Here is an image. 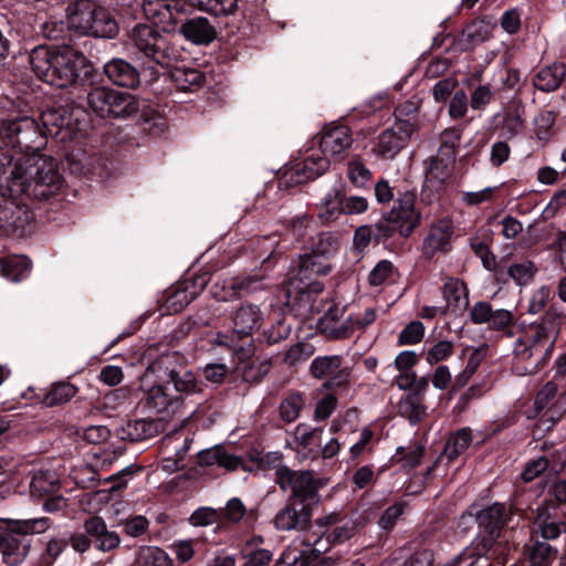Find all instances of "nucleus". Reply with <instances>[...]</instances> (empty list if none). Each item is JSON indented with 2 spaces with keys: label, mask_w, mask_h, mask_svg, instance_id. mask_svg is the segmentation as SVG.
Wrapping results in <instances>:
<instances>
[{
  "label": "nucleus",
  "mask_w": 566,
  "mask_h": 566,
  "mask_svg": "<svg viewBox=\"0 0 566 566\" xmlns=\"http://www.w3.org/2000/svg\"><path fill=\"white\" fill-rule=\"evenodd\" d=\"M562 322V313L549 307L539 321L522 329L512 349L515 370L520 375H532L546 366L553 355Z\"/></svg>",
  "instance_id": "f257e3e1"
},
{
  "label": "nucleus",
  "mask_w": 566,
  "mask_h": 566,
  "mask_svg": "<svg viewBox=\"0 0 566 566\" xmlns=\"http://www.w3.org/2000/svg\"><path fill=\"white\" fill-rule=\"evenodd\" d=\"M64 179L53 158L40 157L14 165L8 181L9 195L25 207L30 201L50 200L61 193Z\"/></svg>",
  "instance_id": "f03ea898"
},
{
  "label": "nucleus",
  "mask_w": 566,
  "mask_h": 566,
  "mask_svg": "<svg viewBox=\"0 0 566 566\" xmlns=\"http://www.w3.org/2000/svg\"><path fill=\"white\" fill-rule=\"evenodd\" d=\"M86 62L83 53L67 45L59 49L36 46L30 53L33 72L44 82L61 88L77 82Z\"/></svg>",
  "instance_id": "7ed1b4c3"
},
{
  "label": "nucleus",
  "mask_w": 566,
  "mask_h": 566,
  "mask_svg": "<svg viewBox=\"0 0 566 566\" xmlns=\"http://www.w3.org/2000/svg\"><path fill=\"white\" fill-rule=\"evenodd\" d=\"M67 27L78 34L114 38L118 24L107 9L93 0H75L66 8Z\"/></svg>",
  "instance_id": "20e7f679"
},
{
  "label": "nucleus",
  "mask_w": 566,
  "mask_h": 566,
  "mask_svg": "<svg viewBox=\"0 0 566 566\" xmlns=\"http://www.w3.org/2000/svg\"><path fill=\"white\" fill-rule=\"evenodd\" d=\"M51 526L48 517L10 521L4 530H0V554L8 565L21 564L30 549L28 534H41Z\"/></svg>",
  "instance_id": "39448f33"
},
{
  "label": "nucleus",
  "mask_w": 566,
  "mask_h": 566,
  "mask_svg": "<svg viewBox=\"0 0 566 566\" xmlns=\"http://www.w3.org/2000/svg\"><path fill=\"white\" fill-rule=\"evenodd\" d=\"M416 196L406 191L395 201L392 209L376 223L375 239L386 240L397 233L408 238L420 223V212L415 209Z\"/></svg>",
  "instance_id": "423d86ee"
},
{
  "label": "nucleus",
  "mask_w": 566,
  "mask_h": 566,
  "mask_svg": "<svg viewBox=\"0 0 566 566\" xmlns=\"http://www.w3.org/2000/svg\"><path fill=\"white\" fill-rule=\"evenodd\" d=\"M129 45L161 67L169 69L177 63L176 50L154 25L136 24L129 33Z\"/></svg>",
  "instance_id": "0eeeda50"
},
{
  "label": "nucleus",
  "mask_w": 566,
  "mask_h": 566,
  "mask_svg": "<svg viewBox=\"0 0 566 566\" xmlns=\"http://www.w3.org/2000/svg\"><path fill=\"white\" fill-rule=\"evenodd\" d=\"M510 551V543L504 535L480 531L471 544L453 557V564L470 562L468 566H473L484 558L486 566H504Z\"/></svg>",
  "instance_id": "6e6552de"
},
{
  "label": "nucleus",
  "mask_w": 566,
  "mask_h": 566,
  "mask_svg": "<svg viewBox=\"0 0 566 566\" xmlns=\"http://www.w3.org/2000/svg\"><path fill=\"white\" fill-rule=\"evenodd\" d=\"M0 137L20 153H38L45 146V137L38 120L22 116L4 120L0 126Z\"/></svg>",
  "instance_id": "1a4fd4ad"
},
{
  "label": "nucleus",
  "mask_w": 566,
  "mask_h": 566,
  "mask_svg": "<svg viewBox=\"0 0 566 566\" xmlns=\"http://www.w3.org/2000/svg\"><path fill=\"white\" fill-rule=\"evenodd\" d=\"M275 482L283 492H290L287 501L315 505L319 501L318 480L310 471H295L286 465L275 468Z\"/></svg>",
  "instance_id": "9d476101"
},
{
  "label": "nucleus",
  "mask_w": 566,
  "mask_h": 566,
  "mask_svg": "<svg viewBox=\"0 0 566 566\" xmlns=\"http://www.w3.org/2000/svg\"><path fill=\"white\" fill-rule=\"evenodd\" d=\"M321 316L317 318V331L329 340H343L353 336L352 315L345 316L346 306L334 300H321Z\"/></svg>",
  "instance_id": "9b49d317"
},
{
  "label": "nucleus",
  "mask_w": 566,
  "mask_h": 566,
  "mask_svg": "<svg viewBox=\"0 0 566 566\" xmlns=\"http://www.w3.org/2000/svg\"><path fill=\"white\" fill-rule=\"evenodd\" d=\"M177 355L165 354L154 360L147 368V371L156 374L158 377H167L172 384L176 391L184 395H193L201 391V385L190 370L176 369L174 364Z\"/></svg>",
  "instance_id": "f8f14e48"
},
{
  "label": "nucleus",
  "mask_w": 566,
  "mask_h": 566,
  "mask_svg": "<svg viewBox=\"0 0 566 566\" xmlns=\"http://www.w3.org/2000/svg\"><path fill=\"white\" fill-rule=\"evenodd\" d=\"M207 285L202 275L184 279L170 286L164 294L165 301L160 305L163 314L180 313L190 302L198 297Z\"/></svg>",
  "instance_id": "ddd939ff"
},
{
  "label": "nucleus",
  "mask_w": 566,
  "mask_h": 566,
  "mask_svg": "<svg viewBox=\"0 0 566 566\" xmlns=\"http://www.w3.org/2000/svg\"><path fill=\"white\" fill-rule=\"evenodd\" d=\"M413 130L411 122L396 120L378 136L373 153L384 159H394L409 144Z\"/></svg>",
  "instance_id": "4468645a"
},
{
  "label": "nucleus",
  "mask_w": 566,
  "mask_h": 566,
  "mask_svg": "<svg viewBox=\"0 0 566 566\" xmlns=\"http://www.w3.org/2000/svg\"><path fill=\"white\" fill-rule=\"evenodd\" d=\"M186 11L185 0H143V12L146 19L160 25L166 32L175 29Z\"/></svg>",
  "instance_id": "2eb2a0df"
},
{
  "label": "nucleus",
  "mask_w": 566,
  "mask_h": 566,
  "mask_svg": "<svg viewBox=\"0 0 566 566\" xmlns=\"http://www.w3.org/2000/svg\"><path fill=\"white\" fill-rule=\"evenodd\" d=\"M342 364L343 357L339 355L317 356L310 365V374L316 379L327 378L323 384L324 389L343 387L349 382L350 371Z\"/></svg>",
  "instance_id": "dca6fc26"
},
{
  "label": "nucleus",
  "mask_w": 566,
  "mask_h": 566,
  "mask_svg": "<svg viewBox=\"0 0 566 566\" xmlns=\"http://www.w3.org/2000/svg\"><path fill=\"white\" fill-rule=\"evenodd\" d=\"M323 284L319 282H310L304 286L295 284L286 291V305L290 306L296 315L310 318L314 314H319L321 300L318 294L323 291Z\"/></svg>",
  "instance_id": "f3484780"
},
{
  "label": "nucleus",
  "mask_w": 566,
  "mask_h": 566,
  "mask_svg": "<svg viewBox=\"0 0 566 566\" xmlns=\"http://www.w3.org/2000/svg\"><path fill=\"white\" fill-rule=\"evenodd\" d=\"M41 130L45 137H52L61 143L70 142L76 134V124L72 122L67 109L49 107L41 113Z\"/></svg>",
  "instance_id": "a211bd4d"
},
{
  "label": "nucleus",
  "mask_w": 566,
  "mask_h": 566,
  "mask_svg": "<svg viewBox=\"0 0 566 566\" xmlns=\"http://www.w3.org/2000/svg\"><path fill=\"white\" fill-rule=\"evenodd\" d=\"M470 318L474 324L488 323L491 329L502 331L510 337L516 335L513 312L504 308L493 310L492 305L485 301L476 302L472 306Z\"/></svg>",
  "instance_id": "6ab92c4d"
},
{
  "label": "nucleus",
  "mask_w": 566,
  "mask_h": 566,
  "mask_svg": "<svg viewBox=\"0 0 566 566\" xmlns=\"http://www.w3.org/2000/svg\"><path fill=\"white\" fill-rule=\"evenodd\" d=\"M313 504L287 501L274 516V527L280 532H304L311 526Z\"/></svg>",
  "instance_id": "aec40b11"
},
{
  "label": "nucleus",
  "mask_w": 566,
  "mask_h": 566,
  "mask_svg": "<svg viewBox=\"0 0 566 566\" xmlns=\"http://www.w3.org/2000/svg\"><path fill=\"white\" fill-rule=\"evenodd\" d=\"M329 167L325 156H308L289 167L281 177V185L296 186L323 175Z\"/></svg>",
  "instance_id": "412c9836"
},
{
  "label": "nucleus",
  "mask_w": 566,
  "mask_h": 566,
  "mask_svg": "<svg viewBox=\"0 0 566 566\" xmlns=\"http://www.w3.org/2000/svg\"><path fill=\"white\" fill-rule=\"evenodd\" d=\"M453 233V223L448 218L440 219L432 224L423 239V256L431 260L438 253H448L451 250Z\"/></svg>",
  "instance_id": "4be33fe9"
},
{
  "label": "nucleus",
  "mask_w": 566,
  "mask_h": 566,
  "mask_svg": "<svg viewBox=\"0 0 566 566\" xmlns=\"http://www.w3.org/2000/svg\"><path fill=\"white\" fill-rule=\"evenodd\" d=\"M514 512L511 505L495 502L480 510L475 515V521L481 532L495 533L504 535V527L512 521Z\"/></svg>",
  "instance_id": "5701e85b"
},
{
  "label": "nucleus",
  "mask_w": 566,
  "mask_h": 566,
  "mask_svg": "<svg viewBox=\"0 0 566 566\" xmlns=\"http://www.w3.org/2000/svg\"><path fill=\"white\" fill-rule=\"evenodd\" d=\"M83 530L90 536L92 545L99 552H112L120 544V537L115 531L108 530L101 516H91L83 523Z\"/></svg>",
  "instance_id": "b1692460"
},
{
  "label": "nucleus",
  "mask_w": 566,
  "mask_h": 566,
  "mask_svg": "<svg viewBox=\"0 0 566 566\" xmlns=\"http://www.w3.org/2000/svg\"><path fill=\"white\" fill-rule=\"evenodd\" d=\"M165 429L158 419L128 420L116 429V436L124 441L137 442L157 437Z\"/></svg>",
  "instance_id": "393cba45"
},
{
  "label": "nucleus",
  "mask_w": 566,
  "mask_h": 566,
  "mask_svg": "<svg viewBox=\"0 0 566 566\" xmlns=\"http://www.w3.org/2000/svg\"><path fill=\"white\" fill-rule=\"evenodd\" d=\"M233 333L240 338H248L251 343V335L259 329L263 322V313L259 306L245 303L235 310L231 317Z\"/></svg>",
  "instance_id": "a878e982"
},
{
  "label": "nucleus",
  "mask_w": 566,
  "mask_h": 566,
  "mask_svg": "<svg viewBox=\"0 0 566 566\" xmlns=\"http://www.w3.org/2000/svg\"><path fill=\"white\" fill-rule=\"evenodd\" d=\"M563 533H566V522L554 520L547 507L538 506L530 536H537V539L551 543L558 539Z\"/></svg>",
  "instance_id": "bb28decb"
},
{
  "label": "nucleus",
  "mask_w": 566,
  "mask_h": 566,
  "mask_svg": "<svg viewBox=\"0 0 566 566\" xmlns=\"http://www.w3.org/2000/svg\"><path fill=\"white\" fill-rule=\"evenodd\" d=\"M182 405L184 399L181 397L171 395L169 390L161 385L150 387L144 398L145 408L158 413L174 415Z\"/></svg>",
  "instance_id": "cd10ccee"
},
{
  "label": "nucleus",
  "mask_w": 566,
  "mask_h": 566,
  "mask_svg": "<svg viewBox=\"0 0 566 566\" xmlns=\"http://www.w3.org/2000/svg\"><path fill=\"white\" fill-rule=\"evenodd\" d=\"M353 135L345 125L326 126L319 139V148L325 155H339L353 144Z\"/></svg>",
  "instance_id": "c85d7f7f"
},
{
  "label": "nucleus",
  "mask_w": 566,
  "mask_h": 566,
  "mask_svg": "<svg viewBox=\"0 0 566 566\" xmlns=\"http://www.w3.org/2000/svg\"><path fill=\"white\" fill-rule=\"evenodd\" d=\"M331 272V266L324 261H317L315 258L307 253L300 256L296 272L290 279V285L295 284L304 286L310 282H317L315 279L321 275H326Z\"/></svg>",
  "instance_id": "c756f323"
},
{
  "label": "nucleus",
  "mask_w": 566,
  "mask_h": 566,
  "mask_svg": "<svg viewBox=\"0 0 566 566\" xmlns=\"http://www.w3.org/2000/svg\"><path fill=\"white\" fill-rule=\"evenodd\" d=\"M107 77L116 85L135 88L140 82L139 72L123 59H113L104 65Z\"/></svg>",
  "instance_id": "7c9ffc66"
},
{
  "label": "nucleus",
  "mask_w": 566,
  "mask_h": 566,
  "mask_svg": "<svg viewBox=\"0 0 566 566\" xmlns=\"http://www.w3.org/2000/svg\"><path fill=\"white\" fill-rule=\"evenodd\" d=\"M181 34L195 44H209L217 38L214 25L205 17L186 20L180 28Z\"/></svg>",
  "instance_id": "2f4dec72"
},
{
  "label": "nucleus",
  "mask_w": 566,
  "mask_h": 566,
  "mask_svg": "<svg viewBox=\"0 0 566 566\" xmlns=\"http://www.w3.org/2000/svg\"><path fill=\"white\" fill-rule=\"evenodd\" d=\"M317 206V217L324 224L336 222L343 214V192L338 188L329 189Z\"/></svg>",
  "instance_id": "473e14b6"
},
{
  "label": "nucleus",
  "mask_w": 566,
  "mask_h": 566,
  "mask_svg": "<svg viewBox=\"0 0 566 566\" xmlns=\"http://www.w3.org/2000/svg\"><path fill=\"white\" fill-rule=\"evenodd\" d=\"M468 294V289L461 280L449 277L443 285V296L447 301V310L454 314L464 312L469 305Z\"/></svg>",
  "instance_id": "72a5a7b5"
},
{
  "label": "nucleus",
  "mask_w": 566,
  "mask_h": 566,
  "mask_svg": "<svg viewBox=\"0 0 566 566\" xmlns=\"http://www.w3.org/2000/svg\"><path fill=\"white\" fill-rule=\"evenodd\" d=\"M525 549L527 559L533 566H552L558 555V549L555 546L537 539V536H530Z\"/></svg>",
  "instance_id": "f704fd0d"
},
{
  "label": "nucleus",
  "mask_w": 566,
  "mask_h": 566,
  "mask_svg": "<svg viewBox=\"0 0 566 566\" xmlns=\"http://www.w3.org/2000/svg\"><path fill=\"white\" fill-rule=\"evenodd\" d=\"M491 24L484 20H473L458 38V45L462 51H469L485 42L491 36Z\"/></svg>",
  "instance_id": "c9c22d12"
},
{
  "label": "nucleus",
  "mask_w": 566,
  "mask_h": 566,
  "mask_svg": "<svg viewBox=\"0 0 566 566\" xmlns=\"http://www.w3.org/2000/svg\"><path fill=\"white\" fill-rule=\"evenodd\" d=\"M566 75V65L554 63L541 69L533 78L534 86L542 92H554L563 83Z\"/></svg>",
  "instance_id": "e433bc0d"
},
{
  "label": "nucleus",
  "mask_w": 566,
  "mask_h": 566,
  "mask_svg": "<svg viewBox=\"0 0 566 566\" xmlns=\"http://www.w3.org/2000/svg\"><path fill=\"white\" fill-rule=\"evenodd\" d=\"M171 69V81L182 92H196L206 83L205 74L197 69L175 66V64Z\"/></svg>",
  "instance_id": "4c0bfd02"
},
{
  "label": "nucleus",
  "mask_w": 566,
  "mask_h": 566,
  "mask_svg": "<svg viewBox=\"0 0 566 566\" xmlns=\"http://www.w3.org/2000/svg\"><path fill=\"white\" fill-rule=\"evenodd\" d=\"M340 234L338 232L324 231L314 240L308 255L317 261H323L336 254L340 247Z\"/></svg>",
  "instance_id": "58836bf2"
},
{
  "label": "nucleus",
  "mask_w": 566,
  "mask_h": 566,
  "mask_svg": "<svg viewBox=\"0 0 566 566\" xmlns=\"http://www.w3.org/2000/svg\"><path fill=\"white\" fill-rule=\"evenodd\" d=\"M455 157L438 153L427 169V180L442 186L452 175Z\"/></svg>",
  "instance_id": "ea45409f"
},
{
  "label": "nucleus",
  "mask_w": 566,
  "mask_h": 566,
  "mask_svg": "<svg viewBox=\"0 0 566 566\" xmlns=\"http://www.w3.org/2000/svg\"><path fill=\"white\" fill-rule=\"evenodd\" d=\"M24 205H19L18 199L12 198L4 188L0 190V228H18V219Z\"/></svg>",
  "instance_id": "a19ab883"
},
{
  "label": "nucleus",
  "mask_w": 566,
  "mask_h": 566,
  "mask_svg": "<svg viewBox=\"0 0 566 566\" xmlns=\"http://www.w3.org/2000/svg\"><path fill=\"white\" fill-rule=\"evenodd\" d=\"M114 90L96 86L87 93L88 107L101 117H111Z\"/></svg>",
  "instance_id": "79ce46f5"
},
{
  "label": "nucleus",
  "mask_w": 566,
  "mask_h": 566,
  "mask_svg": "<svg viewBox=\"0 0 566 566\" xmlns=\"http://www.w3.org/2000/svg\"><path fill=\"white\" fill-rule=\"evenodd\" d=\"M30 271V261L25 256L10 255L0 258V273L8 280L18 282Z\"/></svg>",
  "instance_id": "37998d69"
},
{
  "label": "nucleus",
  "mask_w": 566,
  "mask_h": 566,
  "mask_svg": "<svg viewBox=\"0 0 566 566\" xmlns=\"http://www.w3.org/2000/svg\"><path fill=\"white\" fill-rule=\"evenodd\" d=\"M198 462L201 465H219L227 470H235L241 464V459L217 447L201 452Z\"/></svg>",
  "instance_id": "c03bdc74"
},
{
  "label": "nucleus",
  "mask_w": 566,
  "mask_h": 566,
  "mask_svg": "<svg viewBox=\"0 0 566 566\" xmlns=\"http://www.w3.org/2000/svg\"><path fill=\"white\" fill-rule=\"evenodd\" d=\"M112 98L111 117L126 118L139 111L140 103L138 98L127 92L114 90Z\"/></svg>",
  "instance_id": "a18cd8bd"
},
{
  "label": "nucleus",
  "mask_w": 566,
  "mask_h": 566,
  "mask_svg": "<svg viewBox=\"0 0 566 566\" xmlns=\"http://www.w3.org/2000/svg\"><path fill=\"white\" fill-rule=\"evenodd\" d=\"M69 545L70 541H66L65 535L53 536L48 539L39 556L38 566H53Z\"/></svg>",
  "instance_id": "49530a36"
},
{
  "label": "nucleus",
  "mask_w": 566,
  "mask_h": 566,
  "mask_svg": "<svg viewBox=\"0 0 566 566\" xmlns=\"http://www.w3.org/2000/svg\"><path fill=\"white\" fill-rule=\"evenodd\" d=\"M259 280L254 276H249L245 279H231L224 283L223 289L226 290V294L220 297L222 301H229L231 298L241 297L253 293L260 289Z\"/></svg>",
  "instance_id": "de8ad7c7"
},
{
  "label": "nucleus",
  "mask_w": 566,
  "mask_h": 566,
  "mask_svg": "<svg viewBox=\"0 0 566 566\" xmlns=\"http://www.w3.org/2000/svg\"><path fill=\"white\" fill-rule=\"evenodd\" d=\"M472 442L470 428H462L454 432L447 441L443 453L449 460L457 459Z\"/></svg>",
  "instance_id": "09e8293b"
},
{
  "label": "nucleus",
  "mask_w": 566,
  "mask_h": 566,
  "mask_svg": "<svg viewBox=\"0 0 566 566\" xmlns=\"http://www.w3.org/2000/svg\"><path fill=\"white\" fill-rule=\"evenodd\" d=\"M199 10L214 17H230L238 10V0H190Z\"/></svg>",
  "instance_id": "8fccbe9b"
},
{
  "label": "nucleus",
  "mask_w": 566,
  "mask_h": 566,
  "mask_svg": "<svg viewBox=\"0 0 566 566\" xmlns=\"http://www.w3.org/2000/svg\"><path fill=\"white\" fill-rule=\"evenodd\" d=\"M77 394V388L71 382L60 381L52 385L43 397L46 407H54L70 401Z\"/></svg>",
  "instance_id": "3c124183"
},
{
  "label": "nucleus",
  "mask_w": 566,
  "mask_h": 566,
  "mask_svg": "<svg viewBox=\"0 0 566 566\" xmlns=\"http://www.w3.org/2000/svg\"><path fill=\"white\" fill-rule=\"evenodd\" d=\"M323 429H308L305 424L296 428V441L303 450L317 454L322 446Z\"/></svg>",
  "instance_id": "603ef678"
},
{
  "label": "nucleus",
  "mask_w": 566,
  "mask_h": 566,
  "mask_svg": "<svg viewBox=\"0 0 566 566\" xmlns=\"http://www.w3.org/2000/svg\"><path fill=\"white\" fill-rule=\"evenodd\" d=\"M400 416L407 418L411 424L419 423L426 416V407L422 399L406 396L398 403Z\"/></svg>",
  "instance_id": "864d4df0"
},
{
  "label": "nucleus",
  "mask_w": 566,
  "mask_h": 566,
  "mask_svg": "<svg viewBox=\"0 0 566 566\" xmlns=\"http://www.w3.org/2000/svg\"><path fill=\"white\" fill-rule=\"evenodd\" d=\"M136 560L140 566H172L167 553L155 546L140 547Z\"/></svg>",
  "instance_id": "5fc2aeb1"
},
{
  "label": "nucleus",
  "mask_w": 566,
  "mask_h": 566,
  "mask_svg": "<svg viewBox=\"0 0 566 566\" xmlns=\"http://www.w3.org/2000/svg\"><path fill=\"white\" fill-rule=\"evenodd\" d=\"M59 478L52 471H38L31 481V491L33 493L49 494L57 490Z\"/></svg>",
  "instance_id": "6e6d98bb"
},
{
  "label": "nucleus",
  "mask_w": 566,
  "mask_h": 566,
  "mask_svg": "<svg viewBox=\"0 0 566 566\" xmlns=\"http://www.w3.org/2000/svg\"><path fill=\"white\" fill-rule=\"evenodd\" d=\"M347 175L349 181L358 187H365L371 179V171L367 168L359 156H354L347 164Z\"/></svg>",
  "instance_id": "4d7b16f0"
},
{
  "label": "nucleus",
  "mask_w": 566,
  "mask_h": 566,
  "mask_svg": "<svg viewBox=\"0 0 566 566\" xmlns=\"http://www.w3.org/2000/svg\"><path fill=\"white\" fill-rule=\"evenodd\" d=\"M304 400L300 394L287 396L280 406V413L284 421L292 422L297 419Z\"/></svg>",
  "instance_id": "13d9d810"
},
{
  "label": "nucleus",
  "mask_w": 566,
  "mask_h": 566,
  "mask_svg": "<svg viewBox=\"0 0 566 566\" xmlns=\"http://www.w3.org/2000/svg\"><path fill=\"white\" fill-rule=\"evenodd\" d=\"M460 138L461 132L459 129L454 127L446 128L440 135L441 145L438 153L457 157Z\"/></svg>",
  "instance_id": "bf43d9fd"
},
{
  "label": "nucleus",
  "mask_w": 566,
  "mask_h": 566,
  "mask_svg": "<svg viewBox=\"0 0 566 566\" xmlns=\"http://www.w3.org/2000/svg\"><path fill=\"white\" fill-rule=\"evenodd\" d=\"M314 353V348L310 344L296 343L285 353L283 361L289 366H294L310 358Z\"/></svg>",
  "instance_id": "052dcab7"
},
{
  "label": "nucleus",
  "mask_w": 566,
  "mask_h": 566,
  "mask_svg": "<svg viewBox=\"0 0 566 566\" xmlns=\"http://www.w3.org/2000/svg\"><path fill=\"white\" fill-rule=\"evenodd\" d=\"M453 343L450 340H440L430 347L426 355V360L433 366L446 360L453 354Z\"/></svg>",
  "instance_id": "680f3d73"
},
{
  "label": "nucleus",
  "mask_w": 566,
  "mask_h": 566,
  "mask_svg": "<svg viewBox=\"0 0 566 566\" xmlns=\"http://www.w3.org/2000/svg\"><path fill=\"white\" fill-rule=\"evenodd\" d=\"M424 335V326L419 321L410 322L400 333L399 345H415L421 342Z\"/></svg>",
  "instance_id": "e2e57ef3"
},
{
  "label": "nucleus",
  "mask_w": 566,
  "mask_h": 566,
  "mask_svg": "<svg viewBox=\"0 0 566 566\" xmlns=\"http://www.w3.org/2000/svg\"><path fill=\"white\" fill-rule=\"evenodd\" d=\"M271 363L268 360L264 361H253L250 365L245 366L242 370L243 380L251 384H256L261 381L270 371Z\"/></svg>",
  "instance_id": "0e129e2a"
},
{
  "label": "nucleus",
  "mask_w": 566,
  "mask_h": 566,
  "mask_svg": "<svg viewBox=\"0 0 566 566\" xmlns=\"http://www.w3.org/2000/svg\"><path fill=\"white\" fill-rule=\"evenodd\" d=\"M536 272V268L531 261L512 264L509 268V275L518 284H525L531 281Z\"/></svg>",
  "instance_id": "69168bd1"
},
{
  "label": "nucleus",
  "mask_w": 566,
  "mask_h": 566,
  "mask_svg": "<svg viewBox=\"0 0 566 566\" xmlns=\"http://www.w3.org/2000/svg\"><path fill=\"white\" fill-rule=\"evenodd\" d=\"M394 272V264L388 260L379 261L368 275V283L373 286L381 285Z\"/></svg>",
  "instance_id": "338daca9"
},
{
  "label": "nucleus",
  "mask_w": 566,
  "mask_h": 566,
  "mask_svg": "<svg viewBox=\"0 0 566 566\" xmlns=\"http://www.w3.org/2000/svg\"><path fill=\"white\" fill-rule=\"evenodd\" d=\"M493 96L490 85H479L471 93V107L474 111H482L492 102Z\"/></svg>",
  "instance_id": "774afa93"
}]
</instances>
